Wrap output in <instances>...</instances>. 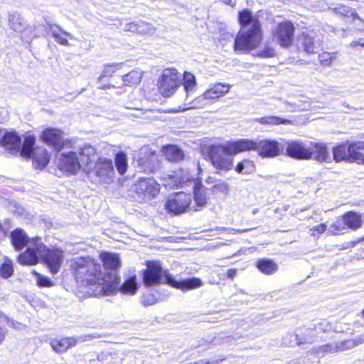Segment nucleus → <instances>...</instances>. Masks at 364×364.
<instances>
[{
	"mask_svg": "<svg viewBox=\"0 0 364 364\" xmlns=\"http://www.w3.org/2000/svg\"><path fill=\"white\" fill-rule=\"evenodd\" d=\"M101 259L105 269L103 276L107 282L105 287L102 286L101 290L104 291L105 295L113 294L117 290L124 294H135L139 288L136 275L129 277L119 285L120 277L118 275V269L121 265V261L119 255L103 252L101 254Z\"/></svg>",
	"mask_w": 364,
	"mask_h": 364,
	"instance_id": "nucleus-1",
	"label": "nucleus"
},
{
	"mask_svg": "<svg viewBox=\"0 0 364 364\" xmlns=\"http://www.w3.org/2000/svg\"><path fill=\"white\" fill-rule=\"evenodd\" d=\"M40 259L47 265L50 272L58 273L63 260V253L59 249H50L36 238L31 242L26 250L18 255V262L23 265H35Z\"/></svg>",
	"mask_w": 364,
	"mask_h": 364,
	"instance_id": "nucleus-2",
	"label": "nucleus"
},
{
	"mask_svg": "<svg viewBox=\"0 0 364 364\" xmlns=\"http://www.w3.org/2000/svg\"><path fill=\"white\" fill-rule=\"evenodd\" d=\"M238 21L241 26L235 38L234 50L248 52L255 49L262 40V29L259 20L247 9L238 14Z\"/></svg>",
	"mask_w": 364,
	"mask_h": 364,
	"instance_id": "nucleus-3",
	"label": "nucleus"
},
{
	"mask_svg": "<svg viewBox=\"0 0 364 364\" xmlns=\"http://www.w3.org/2000/svg\"><path fill=\"white\" fill-rule=\"evenodd\" d=\"M142 279L146 287L164 283L182 291L194 289L203 285L201 279L195 277L176 280L157 262H147V267L143 272Z\"/></svg>",
	"mask_w": 364,
	"mask_h": 364,
	"instance_id": "nucleus-4",
	"label": "nucleus"
},
{
	"mask_svg": "<svg viewBox=\"0 0 364 364\" xmlns=\"http://www.w3.org/2000/svg\"><path fill=\"white\" fill-rule=\"evenodd\" d=\"M252 144L241 139L229 142L227 144H212L206 148V155L213 166L216 169V173L228 171L232 168V155L250 148Z\"/></svg>",
	"mask_w": 364,
	"mask_h": 364,
	"instance_id": "nucleus-5",
	"label": "nucleus"
},
{
	"mask_svg": "<svg viewBox=\"0 0 364 364\" xmlns=\"http://www.w3.org/2000/svg\"><path fill=\"white\" fill-rule=\"evenodd\" d=\"M70 267L78 284L95 286L100 293L105 295L101 287H105L107 282L102 274L100 264L90 257H78L71 262Z\"/></svg>",
	"mask_w": 364,
	"mask_h": 364,
	"instance_id": "nucleus-6",
	"label": "nucleus"
},
{
	"mask_svg": "<svg viewBox=\"0 0 364 364\" xmlns=\"http://www.w3.org/2000/svg\"><path fill=\"white\" fill-rule=\"evenodd\" d=\"M36 137L33 135L25 136L23 143L21 142L19 149L11 150L12 153H20L23 157L32 158L36 168L43 169L49 163L50 154L46 149H42L43 154L38 156L35 151Z\"/></svg>",
	"mask_w": 364,
	"mask_h": 364,
	"instance_id": "nucleus-7",
	"label": "nucleus"
},
{
	"mask_svg": "<svg viewBox=\"0 0 364 364\" xmlns=\"http://www.w3.org/2000/svg\"><path fill=\"white\" fill-rule=\"evenodd\" d=\"M181 85L179 73L174 68H166L158 80L160 93L165 97L171 96Z\"/></svg>",
	"mask_w": 364,
	"mask_h": 364,
	"instance_id": "nucleus-8",
	"label": "nucleus"
},
{
	"mask_svg": "<svg viewBox=\"0 0 364 364\" xmlns=\"http://www.w3.org/2000/svg\"><path fill=\"white\" fill-rule=\"evenodd\" d=\"M242 141H249L252 144L245 151L256 150L262 158H272L278 156L281 152V147L277 141L272 139L260 140L258 142L248 139H242Z\"/></svg>",
	"mask_w": 364,
	"mask_h": 364,
	"instance_id": "nucleus-9",
	"label": "nucleus"
},
{
	"mask_svg": "<svg viewBox=\"0 0 364 364\" xmlns=\"http://www.w3.org/2000/svg\"><path fill=\"white\" fill-rule=\"evenodd\" d=\"M230 90V85L225 83L214 85L209 90H206L202 95L194 99L190 104V108H201L209 103L210 100L218 99L224 95Z\"/></svg>",
	"mask_w": 364,
	"mask_h": 364,
	"instance_id": "nucleus-10",
	"label": "nucleus"
},
{
	"mask_svg": "<svg viewBox=\"0 0 364 364\" xmlns=\"http://www.w3.org/2000/svg\"><path fill=\"white\" fill-rule=\"evenodd\" d=\"M191 200L190 194L179 192L168 198L165 203V208L168 213L178 215L186 212L190 208Z\"/></svg>",
	"mask_w": 364,
	"mask_h": 364,
	"instance_id": "nucleus-11",
	"label": "nucleus"
},
{
	"mask_svg": "<svg viewBox=\"0 0 364 364\" xmlns=\"http://www.w3.org/2000/svg\"><path fill=\"white\" fill-rule=\"evenodd\" d=\"M134 191L139 199L150 200L158 195L160 186L153 178H141L134 184Z\"/></svg>",
	"mask_w": 364,
	"mask_h": 364,
	"instance_id": "nucleus-12",
	"label": "nucleus"
},
{
	"mask_svg": "<svg viewBox=\"0 0 364 364\" xmlns=\"http://www.w3.org/2000/svg\"><path fill=\"white\" fill-rule=\"evenodd\" d=\"M294 30V26L291 21H283L273 31V36L282 47L288 48L292 45Z\"/></svg>",
	"mask_w": 364,
	"mask_h": 364,
	"instance_id": "nucleus-13",
	"label": "nucleus"
},
{
	"mask_svg": "<svg viewBox=\"0 0 364 364\" xmlns=\"http://www.w3.org/2000/svg\"><path fill=\"white\" fill-rule=\"evenodd\" d=\"M82 163L74 151L63 152L59 156L58 166L60 170L75 174L81 167Z\"/></svg>",
	"mask_w": 364,
	"mask_h": 364,
	"instance_id": "nucleus-14",
	"label": "nucleus"
},
{
	"mask_svg": "<svg viewBox=\"0 0 364 364\" xmlns=\"http://www.w3.org/2000/svg\"><path fill=\"white\" fill-rule=\"evenodd\" d=\"M41 140L52 146L55 151H60L65 146L63 133L61 130L48 127L42 132Z\"/></svg>",
	"mask_w": 364,
	"mask_h": 364,
	"instance_id": "nucleus-15",
	"label": "nucleus"
},
{
	"mask_svg": "<svg viewBox=\"0 0 364 364\" xmlns=\"http://www.w3.org/2000/svg\"><path fill=\"white\" fill-rule=\"evenodd\" d=\"M286 154L296 159H311V150L309 146L300 141H289L286 143Z\"/></svg>",
	"mask_w": 364,
	"mask_h": 364,
	"instance_id": "nucleus-16",
	"label": "nucleus"
},
{
	"mask_svg": "<svg viewBox=\"0 0 364 364\" xmlns=\"http://www.w3.org/2000/svg\"><path fill=\"white\" fill-rule=\"evenodd\" d=\"M90 173L95 175L102 181H106L107 179L112 178L114 174V165L112 159L99 158Z\"/></svg>",
	"mask_w": 364,
	"mask_h": 364,
	"instance_id": "nucleus-17",
	"label": "nucleus"
},
{
	"mask_svg": "<svg viewBox=\"0 0 364 364\" xmlns=\"http://www.w3.org/2000/svg\"><path fill=\"white\" fill-rule=\"evenodd\" d=\"M141 154L138 159L140 171L147 173L154 172L159 166L158 155L149 149Z\"/></svg>",
	"mask_w": 364,
	"mask_h": 364,
	"instance_id": "nucleus-18",
	"label": "nucleus"
},
{
	"mask_svg": "<svg viewBox=\"0 0 364 364\" xmlns=\"http://www.w3.org/2000/svg\"><path fill=\"white\" fill-rule=\"evenodd\" d=\"M314 327H309L302 331L299 335L300 346L306 343H313L316 341L317 332L325 331L327 328V324L324 321H317L314 323Z\"/></svg>",
	"mask_w": 364,
	"mask_h": 364,
	"instance_id": "nucleus-19",
	"label": "nucleus"
},
{
	"mask_svg": "<svg viewBox=\"0 0 364 364\" xmlns=\"http://www.w3.org/2000/svg\"><path fill=\"white\" fill-rule=\"evenodd\" d=\"M37 237L30 239L27 234L21 229L16 228L10 233V240L15 250L21 251L26 246H29L31 241Z\"/></svg>",
	"mask_w": 364,
	"mask_h": 364,
	"instance_id": "nucleus-20",
	"label": "nucleus"
},
{
	"mask_svg": "<svg viewBox=\"0 0 364 364\" xmlns=\"http://www.w3.org/2000/svg\"><path fill=\"white\" fill-rule=\"evenodd\" d=\"M21 144V137L15 132H6L0 129V144L9 150H18Z\"/></svg>",
	"mask_w": 364,
	"mask_h": 364,
	"instance_id": "nucleus-21",
	"label": "nucleus"
},
{
	"mask_svg": "<svg viewBox=\"0 0 364 364\" xmlns=\"http://www.w3.org/2000/svg\"><path fill=\"white\" fill-rule=\"evenodd\" d=\"M46 32L51 33L54 40L62 46H68L70 45L66 38L74 39L73 36L70 33L63 31L59 26L55 24L48 23Z\"/></svg>",
	"mask_w": 364,
	"mask_h": 364,
	"instance_id": "nucleus-22",
	"label": "nucleus"
},
{
	"mask_svg": "<svg viewBox=\"0 0 364 364\" xmlns=\"http://www.w3.org/2000/svg\"><path fill=\"white\" fill-rule=\"evenodd\" d=\"M343 223L350 230H357L363 225L364 220L363 216L361 213L355 211H348L342 216Z\"/></svg>",
	"mask_w": 364,
	"mask_h": 364,
	"instance_id": "nucleus-23",
	"label": "nucleus"
},
{
	"mask_svg": "<svg viewBox=\"0 0 364 364\" xmlns=\"http://www.w3.org/2000/svg\"><path fill=\"white\" fill-rule=\"evenodd\" d=\"M351 142H344L333 148V160L336 162L342 161H351Z\"/></svg>",
	"mask_w": 364,
	"mask_h": 364,
	"instance_id": "nucleus-24",
	"label": "nucleus"
},
{
	"mask_svg": "<svg viewBox=\"0 0 364 364\" xmlns=\"http://www.w3.org/2000/svg\"><path fill=\"white\" fill-rule=\"evenodd\" d=\"M309 149L311 151V159L313 158L320 162L331 161V158L325 144L320 143H311Z\"/></svg>",
	"mask_w": 364,
	"mask_h": 364,
	"instance_id": "nucleus-25",
	"label": "nucleus"
},
{
	"mask_svg": "<svg viewBox=\"0 0 364 364\" xmlns=\"http://www.w3.org/2000/svg\"><path fill=\"white\" fill-rule=\"evenodd\" d=\"M299 43L303 50L309 54L316 53L319 51L321 43L320 41H316L314 38L308 33H303L299 39Z\"/></svg>",
	"mask_w": 364,
	"mask_h": 364,
	"instance_id": "nucleus-26",
	"label": "nucleus"
},
{
	"mask_svg": "<svg viewBox=\"0 0 364 364\" xmlns=\"http://www.w3.org/2000/svg\"><path fill=\"white\" fill-rule=\"evenodd\" d=\"M193 198L196 205L199 208H203L207 204V190L200 181L194 184Z\"/></svg>",
	"mask_w": 364,
	"mask_h": 364,
	"instance_id": "nucleus-27",
	"label": "nucleus"
},
{
	"mask_svg": "<svg viewBox=\"0 0 364 364\" xmlns=\"http://www.w3.org/2000/svg\"><path fill=\"white\" fill-rule=\"evenodd\" d=\"M164 154L166 159L171 162H179L184 158L183 150L176 145H168L164 148Z\"/></svg>",
	"mask_w": 364,
	"mask_h": 364,
	"instance_id": "nucleus-28",
	"label": "nucleus"
},
{
	"mask_svg": "<svg viewBox=\"0 0 364 364\" xmlns=\"http://www.w3.org/2000/svg\"><path fill=\"white\" fill-rule=\"evenodd\" d=\"M256 267L263 274L271 275L278 270L277 264L269 258H262L257 261Z\"/></svg>",
	"mask_w": 364,
	"mask_h": 364,
	"instance_id": "nucleus-29",
	"label": "nucleus"
},
{
	"mask_svg": "<svg viewBox=\"0 0 364 364\" xmlns=\"http://www.w3.org/2000/svg\"><path fill=\"white\" fill-rule=\"evenodd\" d=\"M76 344V339L73 337L54 340L50 343L51 347L56 353H60L66 351L69 348Z\"/></svg>",
	"mask_w": 364,
	"mask_h": 364,
	"instance_id": "nucleus-30",
	"label": "nucleus"
},
{
	"mask_svg": "<svg viewBox=\"0 0 364 364\" xmlns=\"http://www.w3.org/2000/svg\"><path fill=\"white\" fill-rule=\"evenodd\" d=\"M351 161L364 164V141L351 142Z\"/></svg>",
	"mask_w": 364,
	"mask_h": 364,
	"instance_id": "nucleus-31",
	"label": "nucleus"
},
{
	"mask_svg": "<svg viewBox=\"0 0 364 364\" xmlns=\"http://www.w3.org/2000/svg\"><path fill=\"white\" fill-rule=\"evenodd\" d=\"M263 125L277 126L279 124H291L292 121L288 119L282 118L277 116H265L263 117L255 118L254 119Z\"/></svg>",
	"mask_w": 364,
	"mask_h": 364,
	"instance_id": "nucleus-32",
	"label": "nucleus"
},
{
	"mask_svg": "<svg viewBox=\"0 0 364 364\" xmlns=\"http://www.w3.org/2000/svg\"><path fill=\"white\" fill-rule=\"evenodd\" d=\"M96 149L90 144H85L80 148V161L82 164L87 166L95 159Z\"/></svg>",
	"mask_w": 364,
	"mask_h": 364,
	"instance_id": "nucleus-33",
	"label": "nucleus"
},
{
	"mask_svg": "<svg viewBox=\"0 0 364 364\" xmlns=\"http://www.w3.org/2000/svg\"><path fill=\"white\" fill-rule=\"evenodd\" d=\"M9 25L15 32L21 33L25 29V22L21 15L13 12L9 15Z\"/></svg>",
	"mask_w": 364,
	"mask_h": 364,
	"instance_id": "nucleus-34",
	"label": "nucleus"
},
{
	"mask_svg": "<svg viewBox=\"0 0 364 364\" xmlns=\"http://www.w3.org/2000/svg\"><path fill=\"white\" fill-rule=\"evenodd\" d=\"M114 164L118 173L124 175L128 167L127 154L124 151H119L116 154L114 158Z\"/></svg>",
	"mask_w": 364,
	"mask_h": 364,
	"instance_id": "nucleus-35",
	"label": "nucleus"
},
{
	"mask_svg": "<svg viewBox=\"0 0 364 364\" xmlns=\"http://www.w3.org/2000/svg\"><path fill=\"white\" fill-rule=\"evenodd\" d=\"M126 31L153 34L154 29L151 28L149 24L144 22L140 24L132 22L126 25Z\"/></svg>",
	"mask_w": 364,
	"mask_h": 364,
	"instance_id": "nucleus-36",
	"label": "nucleus"
},
{
	"mask_svg": "<svg viewBox=\"0 0 364 364\" xmlns=\"http://www.w3.org/2000/svg\"><path fill=\"white\" fill-rule=\"evenodd\" d=\"M183 85L187 97L196 85V79L194 75L189 72H185L183 77Z\"/></svg>",
	"mask_w": 364,
	"mask_h": 364,
	"instance_id": "nucleus-37",
	"label": "nucleus"
},
{
	"mask_svg": "<svg viewBox=\"0 0 364 364\" xmlns=\"http://www.w3.org/2000/svg\"><path fill=\"white\" fill-rule=\"evenodd\" d=\"M123 82L125 85H134L141 82V73L136 70H132L128 74H126L122 77Z\"/></svg>",
	"mask_w": 364,
	"mask_h": 364,
	"instance_id": "nucleus-38",
	"label": "nucleus"
},
{
	"mask_svg": "<svg viewBox=\"0 0 364 364\" xmlns=\"http://www.w3.org/2000/svg\"><path fill=\"white\" fill-rule=\"evenodd\" d=\"M255 168L253 161L245 159L237 164L235 171L239 173L249 174L255 171Z\"/></svg>",
	"mask_w": 364,
	"mask_h": 364,
	"instance_id": "nucleus-39",
	"label": "nucleus"
},
{
	"mask_svg": "<svg viewBox=\"0 0 364 364\" xmlns=\"http://www.w3.org/2000/svg\"><path fill=\"white\" fill-rule=\"evenodd\" d=\"M14 274V267L11 260L5 258L4 261L0 266V274L4 279L11 277Z\"/></svg>",
	"mask_w": 364,
	"mask_h": 364,
	"instance_id": "nucleus-40",
	"label": "nucleus"
},
{
	"mask_svg": "<svg viewBox=\"0 0 364 364\" xmlns=\"http://www.w3.org/2000/svg\"><path fill=\"white\" fill-rule=\"evenodd\" d=\"M312 354L320 355L324 353H336V344L328 343L317 348H313L311 350Z\"/></svg>",
	"mask_w": 364,
	"mask_h": 364,
	"instance_id": "nucleus-41",
	"label": "nucleus"
},
{
	"mask_svg": "<svg viewBox=\"0 0 364 364\" xmlns=\"http://www.w3.org/2000/svg\"><path fill=\"white\" fill-rule=\"evenodd\" d=\"M299 340H300V338H299V334L289 333L283 337L282 343L285 346H300V341Z\"/></svg>",
	"mask_w": 364,
	"mask_h": 364,
	"instance_id": "nucleus-42",
	"label": "nucleus"
},
{
	"mask_svg": "<svg viewBox=\"0 0 364 364\" xmlns=\"http://www.w3.org/2000/svg\"><path fill=\"white\" fill-rule=\"evenodd\" d=\"M336 58V53L324 52L318 55V60L322 65L328 66Z\"/></svg>",
	"mask_w": 364,
	"mask_h": 364,
	"instance_id": "nucleus-43",
	"label": "nucleus"
},
{
	"mask_svg": "<svg viewBox=\"0 0 364 364\" xmlns=\"http://www.w3.org/2000/svg\"><path fill=\"white\" fill-rule=\"evenodd\" d=\"M336 344L337 352L350 350L355 347L353 338L339 341L338 343H336Z\"/></svg>",
	"mask_w": 364,
	"mask_h": 364,
	"instance_id": "nucleus-44",
	"label": "nucleus"
},
{
	"mask_svg": "<svg viewBox=\"0 0 364 364\" xmlns=\"http://www.w3.org/2000/svg\"><path fill=\"white\" fill-rule=\"evenodd\" d=\"M122 65V63H114L112 65H107L102 72L101 76L99 77V79L107 76H111L112 73H114L115 70L118 69Z\"/></svg>",
	"mask_w": 364,
	"mask_h": 364,
	"instance_id": "nucleus-45",
	"label": "nucleus"
},
{
	"mask_svg": "<svg viewBox=\"0 0 364 364\" xmlns=\"http://www.w3.org/2000/svg\"><path fill=\"white\" fill-rule=\"evenodd\" d=\"M37 284L39 287H50L53 286V281L50 280V279L48 277L43 276L40 274H37Z\"/></svg>",
	"mask_w": 364,
	"mask_h": 364,
	"instance_id": "nucleus-46",
	"label": "nucleus"
},
{
	"mask_svg": "<svg viewBox=\"0 0 364 364\" xmlns=\"http://www.w3.org/2000/svg\"><path fill=\"white\" fill-rule=\"evenodd\" d=\"M229 191V186L226 182H220L212 187V191L214 193H221L227 194Z\"/></svg>",
	"mask_w": 364,
	"mask_h": 364,
	"instance_id": "nucleus-47",
	"label": "nucleus"
},
{
	"mask_svg": "<svg viewBox=\"0 0 364 364\" xmlns=\"http://www.w3.org/2000/svg\"><path fill=\"white\" fill-rule=\"evenodd\" d=\"M275 50L269 46H266L262 50L259 51L257 55L262 58H272L275 55Z\"/></svg>",
	"mask_w": 364,
	"mask_h": 364,
	"instance_id": "nucleus-48",
	"label": "nucleus"
},
{
	"mask_svg": "<svg viewBox=\"0 0 364 364\" xmlns=\"http://www.w3.org/2000/svg\"><path fill=\"white\" fill-rule=\"evenodd\" d=\"M326 230V225L324 223H321L316 226H314L310 229L311 235L314 237H316L323 232H324Z\"/></svg>",
	"mask_w": 364,
	"mask_h": 364,
	"instance_id": "nucleus-49",
	"label": "nucleus"
},
{
	"mask_svg": "<svg viewBox=\"0 0 364 364\" xmlns=\"http://www.w3.org/2000/svg\"><path fill=\"white\" fill-rule=\"evenodd\" d=\"M221 340H223V338H221L220 336H215L213 338H210V336H208L206 341L208 343V344L215 346L220 344L223 342Z\"/></svg>",
	"mask_w": 364,
	"mask_h": 364,
	"instance_id": "nucleus-50",
	"label": "nucleus"
},
{
	"mask_svg": "<svg viewBox=\"0 0 364 364\" xmlns=\"http://www.w3.org/2000/svg\"><path fill=\"white\" fill-rule=\"evenodd\" d=\"M355 346H358L364 343V332L353 338Z\"/></svg>",
	"mask_w": 364,
	"mask_h": 364,
	"instance_id": "nucleus-51",
	"label": "nucleus"
},
{
	"mask_svg": "<svg viewBox=\"0 0 364 364\" xmlns=\"http://www.w3.org/2000/svg\"><path fill=\"white\" fill-rule=\"evenodd\" d=\"M7 330L0 326V345L4 342Z\"/></svg>",
	"mask_w": 364,
	"mask_h": 364,
	"instance_id": "nucleus-52",
	"label": "nucleus"
},
{
	"mask_svg": "<svg viewBox=\"0 0 364 364\" xmlns=\"http://www.w3.org/2000/svg\"><path fill=\"white\" fill-rule=\"evenodd\" d=\"M350 46L351 47H356L357 46L363 47L364 46V38H360L358 41H353L350 43Z\"/></svg>",
	"mask_w": 364,
	"mask_h": 364,
	"instance_id": "nucleus-53",
	"label": "nucleus"
},
{
	"mask_svg": "<svg viewBox=\"0 0 364 364\" xmlns=\"http://www.w3.org/2000/svg\"><path fill=\"white\" fill-rule=\"evenodd\" d=\"M237 274V270L235 269H229L227 271V277L229 279H233Z\"/></svg>",
	"mask_w": 364,
	"mask_h": 364,
	"instance_id": "nucleus-54",
	"label": "nucleus"
},
{
	"mask_svg": "<svg viewBox=\"0 0 364 364\" xmlns=\"http://www.w3.org/2000/svg\"><path fill=\"white\" fill-rule=\"evenodd\" d=\"M224 230L235 232H245L247 231H250L251 229H235V228H225Z\"/></svg>",
	"mask_w": 364,
	"mask_h": 364,
	"instance_id": "nucleus-55",
	"label": "nucleus"
},
{
	"mask_svg": "<svg viewBox=\"0 0 364 364\" xmlns=\"http://www.w3.org/2000/svg\"><path fill=\"white\" fill-rule=\"evenodd\" d=\"M199 363H204V364H217L218 363V360L212 359L210 360H200Z\"/></svg>",
	"mask_w": 364,
	"mask_h": 364,
	"instance_id": "nucleus-56",
	"label": "nucleus"
},
{
	"mask_svg": "<svg viewBox=\"0 0 364 364\" xmlns=\"http://www.w3.org/2000/svg\"><path fill=\"white\" fill-rule=\"evenodd\" d=\"M223 2L225 4L232 5V6H233L235 4L234 3H232V0H223Z\"/></svg>",
	"mask_w": 364,
	"mask_h": 364,
	"instance_id": "nucleus-57",
	"label": "nucleus"
},
{
	"mask_svg": "<svg viewBox=\"0 0 364 364\" xmlns=\"http://www.w3.org/2000/svg\"><path fill=\"white\" fill-rule=\"evenodd\" d=\"M142 304L144 305V306H149V305H151L153 304V302H149L148 301H146L145 299H143L142 300Z\"/></svg>",
	"mask_w": 364,
	"mask_h": 364,
	"instance_id": "nucleus-58",
	"label": "nucleus"
},
{
	"mask_svg": "<svg viewBox=\"0 0 364 364\" xmlns=\"http://www.w3.org/2000/svg\"><path fill=\"white\" fill-rule=\"evenodd\" d=\"M110 87H111V85H105V86H103V87H100V89H107V88H109Z\"/></svg>",
	"mask_w": 364,
	"mask_h": 364,
	"instance_id": "nucleus-59",
	"label": "nucleus"
},
{
	"mask_svg": "<svg viewBox=\"0 0 364 364\" xmlns=\"http://www.w3.org/2000/svg\"><path fill=\"white\" fill-rule=\"evenodd\" d=\"M343 106H345V107H348V108H349V107H349V105L346 104V102H343Z\"/></svg>",
	"mask_w": 364,
	"mask_h": 364,
	"instance_id": "nucleus-60",
	"label": "nucleus"
},
{
	"mask_svg": "<svg viewBox=\"0 0 364 364\" xmlns=\"http://www.w3.org/2000/svg\"><path fill=\"white\" fill-rule=\"evenodd\" d=\"M353 16H358V14H356L355 12H352L351 14Z\"/></svg>",
	"mask_w": 364,
	"mask_h": 364,
	"instance_id": "nucleus-61",
	"label": "nucleus"
},
{
	"mask_svg": "<svg viewBox=\"0 0 364 364\" xmlns=\"http://www.w3.org/2000/svg\"><path fill=\"white\" fill-rule=\"evenodd\" d=\"M224 359H225L224 358H220V361H222V360H223Z\"/></svg>",
	"mask_w": 364,
	"mask_h": 364,
	"instance_id": "nucleus-62",
	"label": "nucleus"
}]
</instances>
